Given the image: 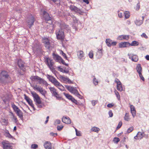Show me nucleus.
<instances>
[{"label": "nucleus", "instance_id": "nucleus-1", "mask_svg": "<svg viewBox=\"0 0 149 149\" xmlns=\"http://www.w3.org/2000/svg\"><path fill=\"white\" fill-rule=\"evenodd\" d=\"M65 87L71 93L77 96L78 97L80 98V95L78 91L76 89V87L73 86H69L68 85H65Z\"/></svg>", "mask_w": 149, "mask_h": 149}, {"label": "nucleus", "instance_id": "nucleus-2", "mask_svg": "<svg viewBox=\"0 0 149 149\" xmlns=\"http://www.w3.org/2000/svg\"><path fill=\"white\" fill-rule=\"evenodd\" d=\"M9 75L7 71L3 70L0 73V81L2 83L5 82L8 78Z\"/></svg>", "mask_w": 149, "mask_h": 149}, {"label": "nucleus", "instance_id": "nucleus-3", "mask_svg": "<svg viewBox=\"0 0 149 149\" xmlns=\"http://www.w3.org/2000/svg\"><path fill=\"white\" fill-rule=\"evenodd\" d=\"M31 93L33 98L34 100L36 102V104L38 105L41 104L42 102L38 95L34 92H31Z\"/></svg>", "mask_w": 149, "mask_h": 149}, {"label": "nucleus", "instance_id": "nucleus-4", "mask_svg": "<svg viewBox=\"0 0 149 149\" xmlns=\"http://www.w3.org/2000/svg\"><path fill=\"white\" fill-rule=\"evenodd\" d=\"M33 87L34 90H36L44 96L45 97V95L47 93V91L42 87L40 86H38L37 85L33 86Z\"/></svg>", "mask_w": 149, "mask_h": 149}, {"label": "nucleus", "instance_id": "nucleus-5", "mask_svg": "<svg viewBox=\"0 0 149 149\" xmlns=\"http://www.w3.org/2000/svg\"><path fill=\"white\" fill-rule=\"evenodd\" d=\"M56 34L58 39H63L64 37V31L62 29H58L56 32Z\"/></svg>", "mask_w": 149, "mask_h": 149}, {"label": "nucleus", "instance_id": "nucleus-6", "mask_svg": "<svg viewBox=\"0 0 149 149\" xmlns=\"http://www.w3.org/2000/svg\"><path fill=\"white\" fill-rule=\"evenodd\" d=\"M46 63L52 72L55 74L56 71L54 68L53 67L54 63L50 59L47 58L46 60Z\"/></svg>", "mask_w": 149, "mask_h": 149}, {"label": "nucleus", "instance_id": "nucleus-7", "mask_svg": "<svg viewBox=\"0 0 149 149\" xmlns=\"http://www.w3.org/2000/svg\"><path fill=\"white\" fill-rule=\"evenodd\" d=\"M49 89L52 95L56 97L57 99L60 100L61 98V97L59 96V95L57 92L56 90L54 88L51 87L49 88Z\"/></svg>", "mask_w": 149, "mask_h": 149}, {"label": "nucleus", "instance_id": "nucleus-8", "mask_svg": "<svg viewBox=\"0 0 149 149\" xmlns=\"http://www.w3.org/2000/svg\"><path fill=\"white\" fill-rule=\"evenodd\" d=\"M42 42L44 43L45 47L49 49L50 48L51 45L49 39L46 37L43 38Z\"/></svg>", "mask_w": 149, "mask_h": 149}, {"label": "nucleus", "instance_id": "nucleus-9", "mask_svg": "<svg viewBox=\"0 0 149 149\" xmlns=\"http://www.w3.org/2000/svg\"><path fill=\"white\" fill-rule=\"evenodd\" d=\"M69 8L71 11H74L80 15L82 13V12L81 11L80 9L74 5H70L69 6Z\"/></svg>", "mask_w": 149, "mask_h": 149}, {"label": "nucleus", "instance_id": "nucleus-10", "mask_svg": "<svg viewBox=\"0 0 149 149\" xmlns=\"http://www.w3.org/2000/svg\"><path fill=\"white\" fill-rule=\"evenodd\" d=\"M34 21V17L31 15L28 18L27 21V23L28 25L29 26L30 28L33 25Z\"/></svg>", "mask_w": 149, "mask_h": 149}, {"label": "nucleus", "instance_id": "nucleus-11", "mask_svg": "<svg viewBox=\"0 0 149 149\" xmlns=\"http://www.w3.org/2000/svg\"><path fill=\"white\" fill-rule=\"evenodd\" d=\"M63 94L67 98L70 100L72 102L76 104H78V102L73 97L69 94L65 93H63Z\"/></svg>", "mask_w": 149, "mask_h": 149}, {"label": "nucleus", "instance_id": "nucleus-12", "mask_svg": "<svg viewBox=\"0 0 149 149\" xmlns=\"http://www.w3.org/2000/svg\"><path fill=\"white\" fill-rule=\"evenodd\" d=\"M128 55L129 57V58L131 60L134 62H136L138 60L139 58L137 55H134L132 54H128Z\"/></svg>", "mask_w": 149, "mask_h": 149}, {"label": "nucleus", "instance_id": "nucleus-13", "mask_svg": "<svg viewBox=\"0 0 149 149\" xmlns=\"http://www.w3.org/2000/svg\"><path fill=\"white\" fill-rule=\"evenodd\" d=\"M130 46V43L128 42H123L120 43L119 46L120 48L128 47Z\"/></svg>", "mask_w": 149, "mask_h": 149}, {"label": "nucleus", "instance_id": "nucleus-14", "mask_svg": "<svg viewBox=\"0 0 149 149\" xmlns=\"http://www.w3.org/2000/svg\"><path fill=\"white\" fill-rule=\"evenodd\" d=\"M62 120L63 123L67 124H70L71 123V120L70 118L67 116H63Z\"/></svg>", "mask_w": 149, "mask_h": 149}, {"label": "nucleus", "instance_id": "nucleus-15", "mask_svg": "<svg viewBox=\"0 0 149 149\" xmlns=\"http://www.w3.org/2000/svg\"><path fill=\"white\" fill-rule=\"evenodd\" d=\"M18 65L19 67L21 68L23 71H24L25 68H24V63L21 59L18 61Z\"/></svg>", "mask_w": 149, "mask_h": 149}, {"label": "nucleus", "instance_id": "nucleus-16", "mask_svg": "<svg viewBox=\"0 0 149 149\" xmlns=\"http://www.w3.org/2000/svg\"><path fill=\"white\" fill-rule=\"evenodd\" d=\"M55 74L57 78L60 79L61 81H63L64 82H66L67 81V80L68 78V77H64L59 74H56V73Z\"/></svg>", "mask_w": 149, "mask_h": 149}, {"label": "nucleus", "instance_id": "nucleus-17", "mask_svg": "<svg viewBox=\"0 0 149 149\" xmlns=\"http://www.w3.org/2000/svg\"><path fill=\"white\" fill-rule=\"evenodd\" d=\"M43 18L46 21H49L51 20V17H50L49 14L45 11L43 12Z\"/></svg>", "mask_w": 149, "mask_h": 149}, {"label": "nucleus", "instance_id": "nucleus-18", "mask_svg": "<svg viewBox=\"0 0 149 149\" xmlns=\"http://www.w3.org/2000/svg\"><path fill=\"white\" fill-rule=\"evenodd\" d=\"M60 27L61 28L60 29H62V30H63V29H64L66 30L67 31H68L69 29L68 25H66L63 22H61V23L60 24Z\"/></svg>", "mask_w": 149, "mask_h": 149}, {"label": "nucleus", "instance_id": "nucleus-19", "mask_svg": "<svg viewBox=\"0 0 149 149\" xmlns=\"http://www.w3.org/2000/svg\"><path fill=\"white\" fill-rule=\"evenodd\" d=\"M24 99L28 102V104L32 107L34 108V105L32 103V100L29 98V97L27 96L26 95H24Z\"/></svg>", "mask_w": 149, "mask_h": 149}, {"label": "nucleus", "instance_id": "nucleus-20", "mask_svg": "<svg viewBox=\"0 0 149 149\" xmlns=\"http://www.w3.org/2000/svg\"><path fill=\"white\" fill-rule=\"evenodd\" d=\"M43 146L46 149H52V144L50 142L46 141L44 143Z\"/></svg>", "mask_w": 149, "mask_h": 149}, {"label": "nucleus", "instance_id": "nucleus-21", "mask_svg": "<svg viewBox=\"0 0 149 149\" xmlns=\"http://www.w3.org/2000/svg\"><path fill=\"white\" fill-rule=\"evenodd\" d=\"M129 38V36L127 35H123L119 36L117 38L118 40H121L123 39L128 40Z\"/></svg>", "mask_w": 149, "mask_h": 149}, {"label": "nucleus", "instance_id": "nucleus-22", "mask_svg": "<svg viewBox=\"0 0 149 149\" xmlns=\"http://www.w3.org/2000/svg\"><path fill=\"white\" fill-rule=\"evenodd\" d=\"M3 146L4 149H13L12 146L8 143H4L3 144Z\"/></svg>", "mask_w": 149, "mask_h": 149}, {"label": "nucleus", "instance_id": "nucleus-23", "mask_svg": "<svg viewBox=\"0 0 149 149\" xmlns=\"http://www.w3.org/2000/svg\"><path fill=\"white\" fill-rule=\"evenodd\" d=\"M53 54L54 59L57 61H60L62 58L61 56L55 54L54 53H53Z\"/></svg>", "mask_w": 149, "mask_h": 149}, {"label": "nucleus", "instance_id": "nucleus-24", "mask_svg": "<svg viewBox=\"0 0 149 149\" xmlns=\"http://www.w3.org/2000/svg\"><path fill=\"white\" fill-rule=\"evenodd\" d=\"M17 115L21 119H23V115L22 111L19 109V110L17 111L16 112Z\"/></svg>", "mask_w": 149, "mask_h": 149}, {"label": "nucleus", "instance_id": "nucleus-25", "mask_svg": "<svg viewBox=\"0 0 149 149\" xmlns=\"http://www.w3.org/2000/svg\"><path fill=\"white\" fill-rule=\"evenodd\" d=\"M77 56L78 57L81 59L84 56V52L82 51H80L77 52Z\"/></svg>", "mask_w": 149, "mask_h": 149}, {"label": "nucleus", "instance_id": "nucleus-26", "mask_svg": "<svg viewBox=\"0 0 149 149\" xmlns=\"http://www.w3.org/2000/svg\"><path fill=\"white\" fill-rule=\"evenodd\" d=\"M136 70L137 72L139 74L140 73H141L142 72V68L141 64H138L136 66Z\"/></svg>", "mask_w": 149, "mask_h": 149}, {"label": "nucleus", "instance_id": "nucleus-27", "mask_svg": "<svg viewBox=\"0 0 149 149\" xmlns=\"http://www.w3.org/2000/svg\"><path fill=\"white\" fill-rule=\"evenodd\" d=\"M47 78L49 79V81L51 82L52 83H53L55 80L56 79L53 76H51L49 74H47Z\"/></svg>", "mask_w": 149, "mask_h": 149}, {"label": "nucleus", "instance_id": "nucleus-28", "mask_svg": "<svg viewBox=\"0 0 149 149\" xmlns=\"http://www.w3.org/2000/svg\"><path fill=\"white\" fill-rule=\"evenodd\" d=\"M39 83L40 84H42L44 85H45L46 86L48 85V84L47 82L45 81L43 79L41 78L38 81Z\"/></svg>", "mask_w": 149, "mask_h": 149}, {"label": "nucleus", "instance_id": "nucleus-29", "mask_svg": "<svg viewBox=\"0 0 149 149\" xmlns=\"http://www.w3.org/2000/svg\"><path fill=\"white\" fill-rule=\"evenodd\" d=\"M135 23L138 26H140L143 23V20H140L139 19H136L135 21Z\"/></svg>", "mask_w": 149, "mask_h": 149}, {"label": "nucleus", "instance_id": "nucleus-30", "mask_svg": "<svg viewBox=\"0 0 149 149\" xmlns=\"http://www.w3.org/2000/svg\"><path fill=\"white\" fill-rule=\"evenodd\" d=\"M53 83L56 86H62L63 88H64L63 86L56 79Z\"/></svg>", "mask_w": 149, "mask_h": 149}, {"label": "nucleus", "instance_id": "nucleus-31", "mask_svg": "<svg viewBox=\"0 0 149 149\" xmlns=\"http://www.w3.org/2000/svg\"><path fill=\"white\" fill-rule=\"evenodd\" d=\"M4 135L6 137H8L9 138H13L12 136L10 134L8 131L7 130L5 131Z\"/></svg>", "mask_w": 149, "mask_h": 149}, {"label": "nucleus", "instance_id": "nucleus-32", "mask_svg": "<svg viewBox=\"0 0 149 149\" xmlns=\"http://www.w3.org/2000/svg\"><path fill=\"white\" fill-rule=\"evenodd\" d=\"M11 106L13 110L16 112L17 111L19 110V108L16 105H15L13 103L11 104Z\"/></svg>", "mask_w": 149, "mask_h": 149}, {"label": "nucleus", "instance_id": "nucleus-33", "mask_svg": "<svg viewBox=\"0 0 149 149\" xmlns=\"http://www.w3.org/2000/svg\"><path fill=\"white\" fill-rule=\"evenodd\" d=\"M112 42V40L109 39H107L106 40V43L109 47H110L111 45Z\"/></svg>", "mask_w": 149, "mask_h": 149}, {"label": "nucleus", "instance_id": "nucleus-34", "mask_svg": "<svg viewBox=\"0 0 149 149\" xmlns=\"http://www.w3.org/2000/svg\"><path fill=\"white\" fill-rule=\"evenodd\" d=\"M117 89L118 91H123V88L122 87L121 83L120 84H118V85H117Z\"/></svg>", "mask_w": 149, "mask_h": 149}, {"label": "nucleus", "instance_id": "nucleus-35", "mask_svg": "<svg viewBox=\"0 0 149 149\" xmlns=\"http://www.w3.org/2000/svg\"><path fill=\"white\" fill-rule=\"evenodd\" d=\"M144 133V132L141 133L140 132H139L137 134L138 137V139H141L142 138Z\"/></svg>", "mask_w": 149, "mask_h": 149}, {"label": "nucleus", "instance_id": "nucleus-36", "mask_svg": "<svg viewBox=\"0 0 149 149\" xmlns=\"http://www.w3.org/2000/svg\"><path fill=\"white\" fill-rule=\"evenodd\" d=\"M92 131L98 132L100 130V129L97 127H93L91 129Z\"/></svg>", "mask_w": 149, "mask_h": 149}, {"label": "nucleus", "instance_id": "nucleus-37", "mask_svg": "<svg viewBox=\"0 0 149 149\" xmlns=\"http://www.w3.org/2000/svg\"><path fill=\"white\" fill-rule=\"evenodd\" d=\"M139 45V42L136 41H133L132 42L131 44L130 43V46L131 45L132 46H138Z\"/></svg>", "mask_w": 149, "mask_h": 149}, {"label": "nucleus", "instance_id": "nucleus-38", "mask_svg": "<svg viewBox=\"0 0 149 149\" xmlns=\"http://www.w3.org/2000/svg\"><path fill=\"white\" fill-rule=\"evenodd\" d=\"M115 93L118 98V100H120V96L119 95V93L115 90L114 91Z\"/></svg>", "mask_w": 149, "mask_h": 149}, {"label": "nucleus", "instance_id": "nucleus-39", "mask_svg": "<svg viewBox=\"0 0 149 149\" xmlns=\"http://www.w3.org/2000/svg\"><path fill=\"white\" fill-rule=\"evenodd\" d=\"M51 1H52L55 4H56L57 6H59L60 5V0H50Z\"/></svg>", "mask_w": 149, "mask_h": 149}, {"label": "nucleus", "instance_id": "nucleus-40", "mask_svg": "<svg viewBox=\"0 0 149 149\" xmlns=\"http://www.w3.org/2000/svg\"><path fill=\"white\" fill-rule=\"evenodd\" d=\"M126 19L128 18L130 16V13L128 11H127L124 13Z\"/></svg>", "mask_w": 149, "mask_h": 149}, {"label": "nucleus", "instance_id": "nucleus-41", "mask_svg": "<svg viewBox=\"0 0 149 149\" xmlns=\"http://www.w3.org/2000/svg\"><path fill=\"white\" fill-rule=\"evenodd\" d=\"M124 119L125 120L127 121H129L130 120V118L128 117V114L127 113H126L124 117Z\"/></svg>", "mask_w": 149, "mask_h": 149}, {"label": "nucleus", "instance_id": "nucleus-42", "mask_svg": "<svg viewBox=\"0 0 149 149\" xmlns=\"http://www.w3.org/2000/svg\"><path fill=\"white\" fill-rule=\"evenodd\" d=\"M89 57L91 58H93V52L92 50H91L89 53Z\"/></svg>", "mask_w": 149, "mask_h": 149}, {"label": "nucleus", "instance_id": "nucleus-43", "mask_svg": "<svg viewBox=\"0 0 149 149\" xmlns=\"http://www.w3.org/2000/svg\"><path fill=\"white\" fill-rule=\"evenodd\" d=\"M120 141V139L118 138L115 137L114 138L113 141L114 143H117Z\"/></svg>", "mask_w": 149, "mask_h": 149}, {"label": "nucleus", "instance_id": "nucleus-44", "mask_svg": "<svg viewBox=\"0 0 149 149\" xmlns=\"http://www.w3.org/2000/svg\"><path fill=\"white\" fill-rule=\"evenodd\" d=\"M134 129V128L133 127H131L129 128L127 131V132L128 133H129L132 131Z\"/></svg>", "mask_w": 149, "mask_h": 149}, {"label": "nucleus", "instance_id": "nucleus-45", "mask_svg": "<svg viewBox=\"0 0 149 149\" xmlns=\"http://www.w3.org/2000/svg\"><path fill=\"white\" fill-rule=\"evenodd\" d=\"M69 71V68H68L67 69H66L65 68L63 70V72H62L64 73H68Z\"/></svg>", "mask_w": 149, "mask_h": 149}, {"label": "nucleus", "instance_id": "nucleus-46", "mask_svg": "<svg viewBox=\"0 0 149 149\" xmlns=\"http://www.w3.org/2000/svg\"><path fill=\"white\" fill-rule=\"evenodd\" d=\"M98 82L95 78L94 77L93 78V83L95 85H96L98 84Z\"/></svg>", "mask_w": 149, "mask_h": 149}, {"label": "nucleus", "instance_id": "nucleus-47", "mask_svg": "<svg viewBox=\"0 0 149 149\" xmlns=\"http://www.w3.org/2000/svg\"><path fill=\"white\" fill-rule=\"evenodd\" d=\"M38 145L37 144H32L31 146V148L33 149H36L38 147Z\"/></svg>", "mask_w": 149, "mask_h": 149}, {"label": "nucleus", "instance_id": "nucleus-48", "mask_svg": "<svg viewBox=\"0 0 149 149\" xmlns=\"http://www.w3.org/2000/svg\"><path fill=\"white\" fill-rule=\"evenodd\" d=\"M122 125V123L121 121H120L118 124V126H117V127H116V129L117 130H118V129L119 128H120Z\"/></svg>", "mask_w": 149, "mask_h": 149}, {"label": "nucleus", "instance_id": "nucleus-49", "mask_svg": "<svg viewBox=\"0 0 149 149\" xmlns=\"http://www.w3.org/2000/svg\"><path fill=\"white\" fill-rule=\"evenodd\" d=\"M131 113L132 114V116L134 118L136 115V110H133L131 111Z\"/></svg>", "mask_w": 149, "mask_h": 149}, {"label": "nucleus", "instance_id": "nucleus-50", "mask_svg": "<svg viewBox=\"0 0 149 149\" xmlns=\"http://www.w3.org/2000/svg\"><path fill=\"white\" fill-rule=\"evenodd\" d=\"M98 101L97 100H93L91 101L92 104L93 106H94L95 104L97 103Z\"/></svg>", "mask_w": 149, "mask_h": 149}, {"label": "nucleus", "instance_id": "nucleus-51", "mask_svg": "<svg viewBox=\"0 0 149 149\" xmlns=\"http://www.w3.org/2000/svg\"><path fill=\"white\" fill-rule=\"evenodd\" d=\"M139 76L140 78L143 81H144L145 80V79L144 77L142 75L141 73H139Z\"/></svg>", "mask_w": 149, "mask_h": 149}, {"label": "nucleus", "instance_id": "nucleus-52", "mask_svg": "<svg viewBox=\"0 0 149 149\" xmlns=\"http://www.w3.org/2000/svg\"><path fill=\"white\" fill-rule=\"evenodd\" d=\"M63 126L62 125L58 126L57 127V129L58 131H60L63 128Z\"/></svg>", "mask_w": 149, "mask_h": 149}, {"label": "nucleus", "instance_id": "nucleus-53", "mask_svg": "<svg viewBox=\"0 0 149 149\" xmlns=\"http://www.w3.org/2000/svg\"><path fill=\"white\" fill-rule=\"evenodd\" d=\"M61 54L66 59H67V57L66 54L64 53L63 51H61Z\"/></svg>", "mask_w": 149, "mask_h": 149}, {"label": "nucleus", "instance_id": "nucleus-54", "mask_svg": "<svg viewBox=\"0 0 149 149\" xmlns=\"http://www.w3.org/2000/svg\"><path fill=\"white\" fill-rule=\"evenodd\" d=\"M60 61L61 62V63L63 64L66 65V66H68V64H67V63H65V61L63 60V59H61V60Z\"/></svg>", "mask_w": 149, "mask_h": 149}, {"label": "nucleus", "instance_id": "nucleus-55", "mask_svg": "<svg viewBox=\"0 0 149 149\" xmlns=\"http://www.w3.org/2000/svg\"><path fill=\"white\" fill-rule=\"evenodd\" d=\"M11 114L13 116V118L14 119L15 122L16 123L17 122V118H16V117H15V116L13 114V113L12 112H11Z\"/></svg>", "mask_w": 149, "mask_h": 149}, {"label": "nucleus", "instance_id": "nucleus-56", "mask_svg": "<svg viewBox=\"0 0 149 149\" xmlns=\"http://www.w3.org/2000/svg\"><path fill=\"white\" fill-rule=\"evenodd\" d=\"M61 121L57 119L55 122V124H59L60 123Z\"/></svg>", "mask_w": 149, "mask_h": 149}, {"label": "nucleus", "instance_id": "nucleus-57", "mask_svg": "<svg viewBox=\"0 0 149 149\" xmlns=\"http://www.w3.org/2000/svg\"><path fill=\"white\" fill-rule=\"evenodd\" d=\"M130 108L131 109V111L135 110V107L132 105H131L130 106Z\"/></svg>", "mask_w": 149, "mask_h": 149}, {"label": "nucleus", "instance_id": "nucleus-58", "mask_svg": "<svg viewBox=\"0 0 149 149\" xmlns=\"http://www.w3.org/2000/svg\"><path fill=\"white\" fill-rule=\"evenodd\" d=\"M109 117H112L113 116V113L111 110H110L109 112Z\"/></svg>", "mask_w": 149, "mask_h": 149}, {"label": "nucleus", "instance_id": "nucleus-59", "mask_svg": "<svg viewBox=\"0 0 149 149\" xmlns=\"http://www.w3.org/2000/svg\"><path fill=\"white\" fill-rule=\"evenodd\" d=\"M33 79H34L35 80H37L39 81L41 78L40 77H38V76H34L33 77Z\"/></svg>", "mask_w": 149, "mask_h": 149}, {"label": "nucleus", "instance_id": "nucleus-60", "mask_svg": "<svg viewBox=\"0 0 149 149\" xmlns=\"http://www.w3.org/2000/svg\"><path fill=\"white\" fill-rule=\"evenodd\" d=\"M141 36L142 37H144L145 38H148V36L146 35L145 33H143L141 35Z\"/></svg>", "mask_w": 149, "mask_h": 149}, {"label": "nucleus", "instance_id": "nucleus-61", "mask_svg": "<svg viewBox=\"0 0 149 149\" xmlns=\"http://www.w3.org/2000/svg\"><path fill=\"white\" fill-rule=\"evenodd\" d=\"M50 135L52 136H57V134L56 133H54L53 132H51Z\"/></svg>", "mask_w": 149, "mask_h": 149}, {"label": "nucleus", "instance_id": "nucleus-62", "mask_svg": "<svg viewBox=\"0 0 149 149\" xmlns=\"http://www.w3.org/2000/svg\"><path fill=\"white\" fill-rule=\"evenodd\" d=\"M118 16L120 18H122V13L121 12H120L119 11H118Z\"/></svg>", "mask_w": 149, "mask_h": 149}, {"label": "nucleus", "instance_id": "nucleus-63", "mask_svg": "<svg viewBox=\"0 0 149 149\" xmlns=\"http://www.w3.org/2000/svg\"><path fill=\"white\" fill-rule=\"evenodd\" d=\"M115 82L116 83H117V85H118V84H120L121 83V82L120 81L119 79H116L115 80Z\"/></svg>", "mask_w": 149, "mask_h": 149}, {"label": "nucleus", "instance_id": "nucleus-64", "mask_svg": "<svg viewBox=\"0 0 149 149\" xmlns=\"http://www.w3.org/2000/svg\"><path fill=\"white\" fill-rule=\"evenodd\" d=\"M66 83H68L69 84L73 83L72 81L68 78L66 82Z\"/></svg>", "mask_w": 149, "mask_h": 149}]
</instances>
